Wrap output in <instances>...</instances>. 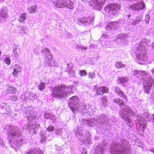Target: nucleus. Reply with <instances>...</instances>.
Listing matches in <instances>:
<instances>
[{
  "mask_svg": "<svg viewBox=\"0 0 154 154\" xmlns=\"http://www.w3.org/2000/svg\"><path fill=\"white\" fill-rule=\"evenodd\" d=\"M4 61L5 63L8 65H9L11 64V59L8 57H6Z\"/></svg>",
  "mask_w": 154,
  "mask_h": 154,
  "instance_id": "5701e85b",
  "label": "nucleus"
},
{
  "mask_svg": "<svg viewBox=\"0 0 154 154\" xmlns=\"http://www.w3.org/2000/svg\"><path fill=\"white\" fill-rule=\"evenodd\" d=\"M20 72L19 70H17L16 69H14V71L13 72V75L14 76L17 77V76L18 75L19 72Z\"/></svg>",
  "mask_w": 154,
  "mask_h": 154,
  "instance_id": "b1692460",
  "label": "nucleus"
},
{
  "mask_svg": "<svg viewBox=\"0 0 154 154\" xmlns=\"http://www.w3.org/2000/svg\"><path fill=\"white\" fill-rule=\"evenodd\" d=\"M120 107L122 110L125 111L128 113L130 112H131L132 111L130 108L126 105H124L122 106H120Z\"/></svg>",
  "mask_w": 154,
  "mask_h": 154,
  "instance_id": "9b49d317",
  "label": "nucleus"
},
{
  "mask_svg": "<svg viewBox=\"0 0 154 154\" xmlns=\"http://www.w3.org/2000/svg\"><path fill=\"white\" fill-rule=\"evenodd\" d=\"M45 84L44 83L41 82L38 86V89L39 90L42 91L45 89Z\"/></svg>",
  "mask_w": 154,
  "mask_h": 154,
  "instance_id": "4be33fe9",
  "label": "nucleus"
},
{
  "mask_svg": "<svg viewBox=\"0 0 154 154\" xmlns=\"http://www.w3.org/2000/svg\"><path fill=\"white\" fill-rule=\"evenodd\" d=\"M8 14L6 12L2 11L1 13V16H2V17L6 18L7 17Z\"/></svg>",
  "mask_w": 154,
  "mask_h": 154,
  "instance_id": "a878e982",
  "label": "nucleus"
},
{
  "mask_svg": "<svg viewBox=\"0 0 154 154\" xmlns=\"http://www.w3.org/2000/svg\"><path fill=\"white\" fill-rule=\"evenodd\" d=\"M114 91L117 93L119 95L122 96L123 97L125 100L126 103L128 102V98L126 95L125 94L124 92L119 88L118 87H115L114 88Z\"/></svg>",
  "mask_w": 154,
  "mask_h": 154,
  "instance_id": "0eeeda50",
  "label": "nucleus"
},
{
  "mask_svg": "<svg viewBox=\"0 0 154 154\" xmlns=\"http://www.w3.org/2000/svg\"><path fill=\"white\" fill-rule=\"evenodd\" d=\"M18 134V132L14 128H12L9 133V135L10 136H15Z\"/></svg>",
  "mask_w": 154,
  "mask_h": 154,
  "instance_id": "dca6fc26",
  "label": "nucleus"
},
{
  "mask_svg": "<svg viewBox=\"0 0 154 154\" xmlns=\"http://www.w3.org/2000/svg\"><path fill=\"white\" fill-rule=\"evenodd\" d=\"M37 7L36 5H32L28 9V11L30 13H33L37 11Z\"/></svg>",
  "mask_w": 154,
  "mask_h": 154,
  "instance_id": "ddd939ff",
  "label": "nucleus"
},
{
  "mask_svg": "<svg viewBox=\"0 0 154 154\" xmlns=\"http://www.w3.org/2000/svg\"><path fill=\"white\" fill-rule=\"evenodd\" d=\"M70 1V0H57L56 5L60 8L64 5H66L68 7L70 8L73 5V3Z\"/></svg>",
  "mask_w": 154,
  "mask_h": 154,
  "instance_id": "7ed1b4c3",
  "label": "nucleus"
},
{
  "mask_svg": "<svg viewBox=\"0 0 154 154\" xmlns=\"http://www.w3.org/2000/svg\"><path fill=\"white\" fill-rule=\"evenodd\" d=\"M26 154H42L41 151L35 149H31L29 150Z\"/></svg>",
  "mask_w": 154,
  "mask_h": 154,
  "instance_id": "2eb2a0df",
  "label": "nucleus"
},
{
  "mask_svg": "<svg viewBox=\"0 0 154 154\" xmlns=\"http://www.w3.org/2000/svg\"><path fill=\"white\" fill-rule=\"evenodd\" d=\"M114 8H112L110 9V11L112 12L116 10V9L120 10L121 8V6L118 4L115 5L114 6Z\"/></svg>",
  "mask_w": 154,
  "mask_h": 154,
  "instance_id": "aec40b11",
  "label": "nucleus"
},
{
  "mask_svg": "<svg viewBox=\"0 0 154 154\" xmlns=\"http://www.w3.org/2000/svg\"><path fill=\"white\" fill-rule=\"evenodd\" d=\"M106 2V0H94V4L96 6L102 8Z\"/></svg>",
  "mask_w": 154,
  "mask_h": 154,
  "instance_id": "6e6552de",
  "label": "nucleus"
},
{
  "mask_svg": "<svg viewBox=\"0 0 154 154\" xmlns=\"http://www.w3.org/2000/svg\"><path fill=\"white\" fill-rule=\"evenodd\" d=\"M112 14H113V15H115V14H116V13H113Z\"/></svg>",
  "mask_w": 154,
  "mask_h": 154,
  "instance_id": "a19ab883",
  "label": "nucleus"
},
{
  "mask_svg": "<svg viewBox=\"0 0 154 154\" xmlns=\"http://www.w3.org/2000/svg\"><path fill=\"white\" fill-rule=\"evenodd\" d=\"M94 91L97 95H102L104 94L107 93L109 92V88L105 86H97V85L94 86Z\"/></svg>",
  "mask_w": 154,
  "mask_h": 154,
  "instance_id": "f03ea898",
  "label": "nucleus"
},
{
  "mask_svg": "<svg viewBox=\"0 0 154 154\" xmlns=\"http://www.w3.org/2000/svg\"><path fill=\"white\" fill-rule=\"evenodd\" d=\"M69 106L71 110L73 112H74L75 111V108L73 107L72 106L71 103H69Z\"/></svg>",
  "mask_w": 154,
  "mask_h": 154,
  "instance_id": "c85d7f7f",
  "label": "nucleus"
},
{
  "mask_svg": "<svg viewBox=\"0 0 154 154\" xmlns=\"http://www.w3.org/2000/svg\"><path fill=\"white\" fill-rule=\"evenodd\" d=\"M94 18L92 16L82 17L78 18V21L82 24L90 23L94 21Z\"/></svg>",
  "mask_w": 154,
  "mask_h": 154,
  "instance_id": "20e7f679",
  "label": "nucleus"
},
{
  "mask_svg": "<svg viewBox=\"0 0 154 154\" xmlns=\"http://www.w3.org/2000/svg\"><path fill=\"white\" fill-rule=\"evenodd\" d=\"M113 101L115 103L118 104L120 107L125 105V102L124 101L121 99L119 98H116L113 100Z\"/></svg>",
  "mask_w": 154,
  "mask_h": 154,
  "instance_id": "9d476101",
  "label": "nucleus"
},
{
  "mask_svg": "<svg viewBox=\"0 0 154 154\" xmlns=\"http://www.w3.org/2000/svg\"><path fill=\"white\" fill-rule=\"evenodd\" d=\"M14 52L17 55L19 54L20 52L19 49L18 48H16L15 50L14 51Z\"/></svg>",
  "mask_w": 154,
  "mask_h": 154,
  "instance_id": "c756f323",
  "label": "nucleus"
},
{
  "mask_svg": "<svg viewBox=\"0 0 154 154\" xmlns=\"http://www.w3.org/2000/svg\"><path fill=\"white\" fill-rule=\"evenodd\" d=\"M107 102V99L106 96H104L101 98L100 102V105L103 107H105L107 105L106 103Z\"/></svg>",
  "mask_w": 154,
  "mask_h": 154,
  "instance_id": "1a4fd4ad",
  "label": "nucleus"
},
{
  "mask_svg": "<svg viewBox=\"0 0 154 154\" xmlns=\"http://www.w3.org/2000/svg\"><path fill=\"white\" fill-rule=\"evenodd\" d=\"M151 151L154 154V149H151Z\"/></svg>",
  "mask_w": 154,
  "mask_h": 154,
  "instance_id": "f704fd0d",
  "label": "nucleus"
},
{
  "mask_svg": "<svg viewBox=\"0 0 154 154\" xmlns=\"http://www.w3.org/2000/svg\"><path fill=\"white\" fill-rule=\"evenodd\" d=\"M119 152L120 153H123L125 151L123 149L119 150Z\"/></svg>",
  "mask_w": 154,
  "mask_h": 154,
  "instance_id": "2f4dec72",
  "label": "nucleus"
},
{
  "mask_svg": "<svg viewBox=\"0 0 154 154\" xmlns=\"http://www.w3.org/2000/svg\"><path fill=\"white\" fill-rule=\"evenodd\" d=\"M115 66L116 68L119 69L124 67L125 65L122 64L121 62H118L116 63Z\"/></svg>",
  "mask_w": 154,
  "mask_h": 154,
  "instance_id": "a211bd4d",
  "label": "nucleus"
},
{
  "mask_svg": "<svg viewBox=\"0 0 154 154\" xmlns=\"http://www.w3.org/2000/svg\"><path fill=\"white\" fill-rule=\"evenodd\" d=\"M143 87L145 89V92L146 93L148 94L149 93V90H150V88L152 87V85L147 83L144 85Z\"/></svg>",
  "mask_w": 154,
  "mask_h": 154,
  "instance_id": "4468645a",
  "label": "nucleus"
},
{
  "mask_svg": "<svg viewBox=\"0 0 154 154\" xmlns=\"http://www.w3.org/2000/svg\"><path fill=\"white\" fill-rule=\"evenodd\" d=\"M82 48L85 49H86L87 48V47H82Z\"/></svg>",
  "mask_w": 154,
  "mask_h": 154,
  "instance_id": "c9c22d12",
  "label": "nucleus"
},
{
  "mask_svg": "<svg viewBox=\"0 0 154 154\" xmlns=\"http://www.w3.org/2000/svg\"><path fill=\"white\" fill-rule=\"evenodd\" d=\"M68 87L64 84L55 86L52 90L51 95L54 97L60 99L62 98L67 96V90Z\"/></svg>",
  "mask_w": 154,
  "mask_h": 154,
  "instance_id": "f257e3e1",
  "label": "nucleus"
},
{
  "mask_svg": "<svg viewBox=\"0 0 154 154\" xmlns=\"http://www.w3.org/2000/svg\"><path fill=\"white\" fill-rule=\"evenodd\" d=\"M127 79L124 77H119L118 78V82L120 84H123L128 81Z\"/></svg>",
  "mask_w": 154,
  "mask_h": 154,
  "instance_id": "f8f14e48",
  "label": "nucleus"
},
{
  "mask_svg": "<svg viewBox=\"0 0 154 154\" xmlns=\"http://www.w3.org/2000/svg\"><path fill=\"white\" fill-rule=\"evenodd\" d=\"M10 88H11H11H13L14 89H15L14 88H13V87H10Z\"/></svg>",
  "mask_w": 154,
  "mask_h": 154,
  "instance_id": "e433bc0d",
  "label": "nucleus"
},
{
  "mask_svg": "<svg viewBox=\"0 0 154 154\" xmlns=\"http://www.w3.org/2000/svg\"><path fill=\"white\" fill-rule=\"evenodd\" d=\"M151 72L154 75V68L151 69Z\"/></svg>",
  "mask_w": 154,
  "mask_h": 154,
  "instance_id": "72a5a7b5",
  "label": "nucleus"
},
{
  "mask_svg": "<svg viewBox=\"0 0 154 154\" xmlns=\"http://www.w3.org/2000/svg\"><path fill=\"white\" fill-rule=\"evenodd\" d=\"M2 111L4 114H8L10 111V108L9 106L5 103H3L1 105Z\"/></svg>",
  "mask_w": 154,
  "mask_h": 154,
  "instance_id": "423d86ee",
  "label": "nucleus"
},
{
  "mask_svg": "<svg viewBox=\"0 0 154 154\" xmlns=\"http://www.w3.org/2000/svg\"><path fill=\"white\" fill-rule=\"evenodd\" d=\"M71 101V103L73 104L74 102L78 103L77 101L78 100V98L76 96L72 97L69 99Z\"/></svg>",
  "mask_w": 154,
  "mask_h": 154,
  "instance_id": "f3484780",
  "label": "nucleus"
},
{
  "mask_svg": "<svg viewBox=\"0 0 154 154\" xmlns=\"http://www.w3.org/2000/svg\"><path fill=\"white\" fill-rule=\"evenodd\" d=\"M126 121L127 124H129L131 122V120L129 119L128 117L126 119Z\"/></svg>",
  "mask_w": 154,
  "mask_h": 154,
  "instance_id": "7c9ffc66",
  "label": "nucleus"
},
{
  "mask_svg": "<svg viewBox=\"0 0 154 154\" xmlns=\"http://www.w3.org/2000/svg\"><path fill=\"white\" fill-rule=\"evenodd\" d=\"M153 120H154V122H154V115H153Z\"/></svg>",
  "mask_w": 154,
  "mask_h": 154,
  "instance_id": "58836bf2",
  "label": "nucleus"
},
{
  "mask_svg": "<svg viewBox=\"0 0 154 154\" xmlns=\"http://www.w3.org/2000/svg\"><path fill=\"white\" fill-rule=\"evenodd\" d=\"M128 17H130L131 15H130L129 14V15H128Z\"/></svg>",
  "mask_w": 154,
  "mask_h": 154,
  "instance_id": "4c0bfd02",
  "label": "nucleus"
},
{
  "mask_svg": "<svg viewBox=\"0 0 154 154\" xmlns=\"http://www.w3.org/2000/svg\"><path fill=\"white\" fill-rule=\"evenodd\" d=\"M46 129L47 131L49 132L53 131L54 130V127L51 126H48Z\"/></svg>",
  "mask_w": 154,
  "mask_h": 154,
  "instance_id": "bb28decb",
  "label": "nucleus"
},
{
  "mask_svg": "<svg viewBox=\"0 0 154 154\" xmlns=\"http://www.w3.org/2000/svg\"><path fill=\"white\" fill-rule=\"evenodd\" d=\"M140 75L143 76H146L147 75V73L144 71H140Z\"/></svg>",
  "mask_w": 154,
  "mask_h": 154,
  "instance_id": "cd10ccee",
  "label": "nucleus"
},
{
  "mask_svg": "<svg viewBox=\"0 0 154 154\" xmlns=\"http://www.w3.org/2000/svg\"><path fill=\"white\" fill-rule=\"evenodd\" d=\"M145 6L144 2L141 1L139 3L133 4L131 6V8L134 10L139 11L143 10Z\"/></svg>",
  "mask_w": 154,
  "mask_h": 154,
  "instance_id": "39448f33",
  "label": "nucleus"
},
{
  "mask_svg": "<svg viewBox=\"0 0 154 154\" xmlns=\"http://www.w3.org/2000/svg\"><path fill=\"white\" fill-rule=\"evenodd\" d=\"M122 118L124 119V116H122Z\"/></svg>",
  "mask_w": 154,
  "mask_h": 154,
  "instance_id": "ea45409f",
  "label": "nucleus"
},
{
  "mask_svg": "<svg viewBox=\"0 0 154 154\" xmlns=\"http://www.w3.org/2000/svg\"><path fill=\"white\" fill-rule=\"evenodd\" d=\"M138 22V21H137V20H134L133 21V23L134 24H136Z\"/></svg>",
  "mask_w": 154,
  "mask_h": 154,
  "instance_id": "473e14b6",
  "label": "nucleus"
},
{
  "mask_svg": "<svg viewBox=\"0 0 154 154\" xmlns=\"http://www.w3.org/2000/svg\"><path fill=\"white\" fill-rule=\"evenodd\" d=\"M80 75L81 76H84L87 74V72L85 70H82L79 71Z\"/></svg>",
  "mask_w": 154,
  "mask_h": 154,
  "instance_id": "393cba45",
  "label": "nucleus"
},
{
  "mask_svg": "<svg viewBox=\"0 0 154 154\" xmlns=\"http://www.w3.org/2000/svg\"><path fill=\"white\" fill-rule=\"evenodd\" d=\"M95 76V73L94 72H90L88 73V78L91 79H92Z\"/></svg>",
  "mask_w": 154,
  "mask_h": 154,
  "instance_id": "412c9836",
  "label": "nucleus"
},
{
  "mask_svg": "<svg viewBox=\"0 0 154 154\" xmlns=\"http://www.w3.org/2000/svg\"><path fill=\"white\" fill-rule=\"evenodd\" d=\"M26 19V14L23 13L20 16V18L19 20L20 21H23Z\"/></svg>",
  "mask_w": 154,
  "mask_h": 154,
  "instance_id": "6ab92c4d",
  "label": "nucleus"
}]
</instances>
